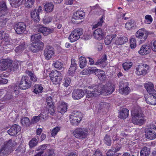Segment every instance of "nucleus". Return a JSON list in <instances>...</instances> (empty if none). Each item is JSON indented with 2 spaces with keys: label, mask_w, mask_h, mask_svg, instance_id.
Returning a JSON list of instances; mask_svg holds the SVG:
<instances>
[{
  "label": "nucleus",
  "mask_w": 156,
  "mask_h": 156,
  "mask_svg": "<svg viewBox=\"0 0 156 156\" xmlns=\"http://www.w3.org/2000/svg\"><path fill=\"white\" fill-rule=\"evenodd\" d=\"M13 142L11 139L4 143V145L0 150V156H5L11 152L14 145Z\"/></svg>",
  "instance_id": "3"
},
{
  "label": "nucleus",
  "mask_w": 156,
  "mask_h": 156,
  "mask_svg": "<svg viewBox=\"0 0 156 156\" xmlns=\"http://www.w3.org/2000/svg\"><path fill=\"white\" fill-rule=\"evenodd\" d=\"M26 73L29 76L30 80L33 82H35L37 81V77L33 73L29 71H27L26 72Z\"/></svg>",
  "instance_id": "45"
},
{
  "label": "nucleus",
  "mask_w": 156,
  "mask_h": 156,
  "mask_svg": "<svg viewBox=\"0 0 156 156\" xmlns=\"http://www.w3.org/2000/svg\"><path fill=\"white\" fill-rule=\"evenodd\" d=\"M107 87L106 88L107 94H112L115 90L114 85L112 83L108 84Z\"/></svg>",
  "instance_id": "42"
},
{
  "label": "nucleus",
  "mask_w": 156,
  "mask_h": 156,
  "mask_svg": "<svg viewBox=\"0 0 156 156\" xmlns=\"http://www.w3.org/2000/svg\"><path fill=\"white\" fill-rule=\"evenodd\" d=\"M80 66L81 68H84L86 65L87 61L86 58L83 57H81L79 59Z\"/></svg>",
  "instance_id": "40"
},
{
  "label": "nucleus",
  "mask_w": 156,
  "mask_h": 156,
  "mask_svg": "<svg viewBox=\"0 0 156 156\" xmlns=\"http://www.w3.org/2000/svg\"><path fill=\"white\" fill-rule=\"evenodd\" d=\"M85 93L83 90L81 89H76L73 90L72 93V97L74 100L80 99L84 95Z\"/></svg>",
  "instance_id": "13"
},
{
  "label": "nucleus",
  "mask_w": 156,
  "mask_h": 156,
  "mask_svg": "<svg viewBox=\"0 0 156 156\" xmlns=\"http://www.w3.org/2000/svg\"><path fill=\"white\" fill-rule=\"evenodd\" d=\"M114 150V149L109 150L107 153V156H113L116 153Z\"/></svg>",
  "instance_id": "63"
},
{
  "label": "nucleus",
  "mask_w": 156,
  "mask_h": 156,
  "mask_svg": "<svg viewBox=\"0 0 156 156\" xmlns=\"http://www.w3.org/2000/svg\"><path fill=\"white\" fill-rule=\"evenodd\" d=\"M127 41L128 39L126 37H119L116 40L115 43L117 45H122L124 44Z\"/></svg>",
  "instance_id": "35"
},
{
  "label": "nucleus",
  "mask_w": 156,
  "mask_h": 156,
  "mask_svg": "<svg viewBox=\"0 0 156 156\" xmlns=\"http://www.w3.org/2000/svg\"><path fill=\"white\" fill-rule=\"evenodd\" d=\"M135 24L134 20H131L126 23L125 27L127 30H130L134 27Z\"/></svg>",
  "instance_id": "37"
},
{
  "label": "nucleus",
  "mask_w": 156,
  "mask_h": 156,
  "mask_svg": "<svg viewBox=\"0 0 156 156\" xmlns=\"http://www.w3.org/2000/svg\"><path fill=\"white\" fill-rule=\"evenodd\" d=\"M93 36L97 40L102 39L104 37V34L101 28H98L95 30L93 32Z\"/></svg>",
  "instance_id": "23"
},
{
  "label": "nucleus",
  "mask_w": 156,
  "mask_h": 156,
  "mask_svg": "<svg viewBox=\"0 0 156 156\" xmlns=\"http://www.w3.org/2000/svg\"><path fill=\"white\" fill-rule=\"evenodd\" d=\"M13 97L12 93L11 92H8L4 96L3 99L5 101L11 100Z\"/></svg>",
  "instance_id": "55"
},
{
  "label": "nucleus",
  "mask_w": 156,
  "mask_h": 156,
  "mask_svg": "<svg viewBox=\"0 0 156 156\" xmlns=\"http://www.w3.org/2000/svg\"><path fill=\"white\" fill-rule=\"evenodd\" d=\"M21 130L20 126L17 124L13 125L8 131V133L11 136H15Z\"/></svg>",
  "instance_id": "17"
},
{
  "label": "nucleus",
  "mask_w": 156,
  "mask_h": 156,
  "mask_svg": "<svg viewBox=\"0 0 156 156\" xmlns=\"http://www.w3.org/2000/svg\"><path fill=\"white\" fill-rule=\"evenodd\" d=\"M41 116L40 115L33 117L31 120V124H35L38 122L41 119Z\"/></svg>",
  "instance_id": "52"
},
{
  "label": "nucleus",
  "mask_w": 156,
  "mask_h": 156,
  "mask_svg": "<svg viewBox=\"0 0 156 156\" xmlns=\"http://www.w3.org/2000/svg\"><path fill=\"white\" fill-rule=\"evenodd\" d=\"M82 114L79 111H75L72 112L69 116L70 121L74 126H77L82 120Z\"/></svg>",
  "instance_id": "2"
},
{
  "label": "nucleus",
  "mask_w": 156,
  "mask_h": 156,
  "mask_svg": "<svg viewBox=\"0 0 156 156\" xmlns=\"http://www.w3.org/2000/svg\"><path fill=\"white\" fill-rule=\"evenodd\" d=\"M128 115L129 110L126 108H123L119 111L118 117L121 119H125Z\"/></svg>",
  "instance_id": "25"
},
{
  "label": "nucleus",
  "mask_w": 156,
  "mask_h": 156,
  "mask_svg": "<svg viewBox=\"0 0 156 156\" xmlns=\"http://www.w3.org/2000/svg\"><path fill=\"white\" fill-rule=\"evenodd\" d=\"M67 107V106L66 104L64 102H62L61 104L58 107V112L62 114H63L66 111Z\"/></svg>",
  "instance_id": "27"
},
{
  "label": "nucleus",
  "mask_w": 156,
  "mask_h": 156,
  "mask_svg": "<svg viewBox=\"0 0 156 156\" xmlns=\"http://www.w3.org/2000/svg\"><path fill=\"white\" fill-rule=\"evenodd\" d=\"M100 72H103V71L99 69L95 68L94 67H90L88 69H84L81 72L83 75L87 74L89 73H94L96 76L99 75Z\"/></svg>",
  "instance_id": "14"
},
{
  "label": "nucleus",
  "mask_w": 156,
  "mask_h": 156,
  "mask_svg": "<svg viewBox=\"0 0 156 156\" xmlns=\"http://www.w3.org/2000/svg\"><path fill=\"white\" fill-rule=\"evenodd\" d=\"M52 19L51 17H45L43 19V23L44 24H48L51 21Z\"/></svg>",
  "instance_id": "60"
},
{
  "label": "nucleus",
  "mask_w": 156,
  "mask_h": 156,
  "mask_svg": "<svg viewBox=\"0 0 156 156\" xmlns=\"http://www.w3.org/2000/svg\"><path fill=\"white\" fill-rule=\"evenodd\" d=\"M151 49L149 45L144 44L142 46L138 52L142 55H145L149 53Z\"/></svg>",
  "instance_id": "24"
},
{
  "label": "nucleus",
  "mask_w": 156,
  "mask_h": 156,
  "mask_svg": "<svg viewBox=\"0 0 156 156\" xmlns=\"http://www.w3.org/2000/svg\"><path fill=\"white\" fill-rule=\"evenodd\" d=\"M144 87L149 94H154L156 95V90L154 88V85L151 82L147 83L144 84Z\"/></svg>",
  "instance_id": "22"
},
{
  "label": "nucleus",
  "mask_w": 156,
  "mask_h": 156,
  "mask_svg": "<svg viewBox=\"0 0 156 156\" xmlns=\"http://www.w3.org/2000/svg\"><path fill=\"white\" fill-rule=\"evenodd\" d=\"M48 146L47 144H44L39 147L36 149L37 151H44V150L47 148V147Z\"/></svg>",
  "instance_id": "58"
},
{
  "label": "nucleus",
  "mask_w": 156,
  "mask_h": 156,
  "mask_svg": "<svg viewBox=\"0 0 156 156\" xmlns=\"http://www.w3.org/2000/svg\"><path fill=\"white\" fill-rule=\"evenodd\" d=\"M150 153V149L146 147H142L140 151V156H148Z\"/></svg>",
  "instance_id": "28"
},
{
  "label": "nucleus",
  "mask_w": 156,
  "mask_h": 156,
  "mask_svg": "<svg viewBox=\"0 0 156 156\" xmlns=\"http://www.w3.org/2000/svg\"><path fill=\"white\" fill-rule=\"evenodd\" d=\"M151 47L153 51L156 52V41H155L151 44Z\"/></svg>",
  "instance_id": "64"
},
{
  "label": "nucleus",
  "mask_w": 156,
  "mask_h": 156,
  "mask_svg": "<svg viewBox=\"0 0 156 156\" xmlns=\"http://www.w3.org/2000/svg\"><path fill=\"white\" fill-rule=\"evenodd\" d=\"M88 88L90 89V90H87L86 93L87 94V97L88 98H92L96 97L98 95V94L96 92V88H97L96 86L92 85L88 87Z\"/></svg>",
  "instance_id": "16"
},
{
  "label": "nucleus",
  "mask_w": 156,
  "mask_h": 156,
  "mask_svg": "<svg viewBox=\"0 0 156 156\" xmlns=\"http://www.w3.org/2000/svg\"><path fill=\"white\" fill-rule=\"evenodd\" d=\"M104 142L107 145L110 146L111 144V140L109 136L106 134L105 137Z\"/></svg>",
  "instance_id": "50"
},
{
  "label": "nucleus",
  "mask_w": 156,
  "mask_h": 156,
  "mask_svg": "<svg viewBox=\"0 0 156 156\" xmlns=\"http://www.w3.org/2000/svg\"><path fill=\"white\" fill-rule=\"evenodd\" d=\"M43 89V87L41 84L36 85H35L33 92L37 94L42 92Z\"/></svg>",
  "instance_id": "38"
},
{
  "label": "nucleus",
  "mask_w": 156,
  "mask_h": 156,
  "mask_svg": "<svg viewBox=\"0 0 156 156\" xmlns=\"http://www.w3.org/2000/svg\"><path fill=\"white\" fill-rule=\"evenodd\" d=\"M37 139H38V136H36L35 138H33L29 143V145L30 147L35 146L37 144L38 141Z\"/></svg>",
  "instance_id": "44"
},
{
  "label": "nucleus",
  "mask_w": 156,
  "mask_h": 156,
  "mask_svg": "<svg viewBox=\"0 0 156 156\" xmlns=\"http://www.w3.org/2000/svg\"><path fill=\"white\" fill-rule=\"evenodd\" d=\"M21 123L23 126H29L31 124V121L27 117H23L21 119Z\"/></svg>",
  "instance_id": "36"
},
{
  "label": "nucleus",
  "mask_w": 156,
  "mask_h": 156,
  "mask_svg": "<svg viewBox=\"0 0 156 156\" xmlns=\"http://www.w3.org/2000/svg\"><path fill=\"white\" fill-rule=\"evenodd\" d=\"M120 88L119 91L124 94H128L130 92V89L128 86H123L122 88Z\"/></svg>",
  "instance_id": "41"
},
{
  "label": "nucleus",
  "mask_w": 156,
  "mask_h": 156,
  "mask_svg": "<svg viewBox=\"0 0 156 156\" xmlns=\"http://www.w3.org/2000/svg\"><path fill=\"white\" fill-rule=\"evenodd\" d=\"M76 69V66H70L68 71L69 74L70 76L73 75L75 74Z\"/></svg>",
  "instance_id": "54"
},
{
  "label": "nucleus",
  "mask_w": 156,
  "mask_h": 156,
  "mask_svg": "<svg viewBox=\"0 0 156 156\" xmlns=\"http://www.w3.org/2000/svg\"><path fill=\"white\" fill-rule=\"evenodd\" d=\"M52 65L55 68L59 70L63 68V63L61 60H58L54 61Z\"/></svg>",
  "instance_id": "32"
},
{
  "label": "nucleus",
  "mask_w": 156,
  "mask_h": 156,
  "mask_svg": "<svg viewBox=\"0 0 156 156\" xmlns=\"http://www.w3.org/2000/svg\"><path fill=\"white\" fill-rule=\"evenodd\" d=\"M88 129L85 128L79 127L74 131V135L77 138H85L88 133Z\"/></svg>",
  "instance_id": "4"
},
{
  "label": "nucleus",
  "mask_w": 156,
  "mask_h": 156,
  "mask_svg": "<svg viewBox=\"0 0 156 156\" xmlns=\"http://www.w3.org/2000/svg\"><path fill=\"white\" fill-rule=\"evenodd\" d=\"M9 2L11 6L15 8H17L22 4L21 0H10Z\"/></svg>",
  "instance_id": "29"
},
{
  "label": "nucleus",
  "mask_w": 156,
  "mask_h": 156,
  "mask_svg": "<svg viewBox=\"0 0 156 156\" xmlns=\"http://www.w3.org/2000/svg\"><path fill=\"white\" fill-rule=\"evenodd\" d=\"M41 38L40 34H37L32 35L31 37V40L32 41L34 42L39 41Z\"/></svg>",
  "instance_id": "46"
},
{
  "label": "nucleus",
  "mask_w": 156,
  "mask_h": 156,
  "mask_svg": "<svg viewBox=\"0 0 156 156\" xmlns=\"http://www.w3.org/2000/svg\"><path fill=\"white\" fill-rule=\"evenodd\" d=\"M97 76L100 80H103L105 79V76L104 72H100V73H99V75L98 76Z\"/></svg>",
  "instance_id": "62"
},
{
  "label": "nucleus",
  "mask_w": 156,
  "mask_h": 156,
  "mask_svg": "<svg viewBox=\"0 0 156 156\" xmlns=\"http://www.w3.org/2000/svg\"><path fill=\"white\" fill-rule=\"evenodd\" d=\"M55 54L54 48L50 46H46L44 50V55L45 58L48 60L52 58Z\"/></svg>",
  "instance_id": "10"
},
{
  "label": "nucleus",
  "mask_w": 156,
  "mask_h": 156,
  "mask_svg": "<svg viewBox=\"0 0 156 156\" xmlns=\"http://www.w3.org/2000/svg\"><path fill=\"white\" fill-rule=\"evenodd\" d=\"M21 42H22V44L19 45L17 47H16L15 51L16 53H20L22 52L26 48L25 46V43L24 42V41L22 40Z\"/></svg>",
  "instance_id": "34"
},
{
  "label": "nucleus",
  "mask_w": 156,
  "mask_h": 156,
  "mask_svg": "<svg viewBox=\"0 0 156 156\" xmlns=\"http://www.w3.org/2000/svg\"><path fill=\"white\" fill-rule=\"evenodd\" d=\"M97 86V88L95 90L97 93L98 94V95L105 92L107 93L106 89L104 85L102 84H99L98 86Z\"/></svg>",
  "instance_id": "26"
},
{
  "label": "nucleus",
  "mask_w": 156,
  "mask_h": 156,
  "mask_svg": "<svg viewBox=\"0 0 156 156\" xmlns=\"http://www.w3.org/2000/svg\"><path fill=\"white\" fill-rule=\"evenodd\" d=\"M72 32L75 34L79 35V37H80V36L83 34V30L81 28H78L75 29Z\"/></svg>",
  "instance_id": "51"
},
{
  "label": "nucleus",
  "mask_w": 156,
  "mask_h": 156,
  "mask_svg": "<svg viewBox=\"0 0 156 156\" xmlns=\"http://www.w3.org/2000/svg\"><path fill=\"white\" fill-rule=\"evenodd\" d=\"M10 16H8L7 17H4L2 18L0 20V26L3 27L4 26L7 22V21L10 19Z\"/></svg>",
  "instance_id": "47"
},
{
  "label": "nucleus",
  "mask_w": 156,
  "mask_h": 156,
  "mask_svg": "<svg viewBox=\"0 0 156 156\" xmlns=\"http://www.w3.org/2000/svg\"><path fill=\"white\" fill-rule=\"evenodd\" d=\"M149 66L145 64H141L139 65L136 69V73L138 75H145L147 73L149 69Z\"/></svg>",
  "instance_id": "7"
},
{
  "label": "nucleus",
  "mask_w": 156,
  "mask_h": 156,
  "mask_svg": "<svg viewBox=\"0 0 156 156\" xmlns=\"http://www.w3.org/2000/svg\"><path fill=\"white\" fill-rule=\"evenodd\" d=\"M8 12L6 2L4 1L0 2V17L7 15Z\"/></svg>",
  "instance_id": "18"
},
{
  "label": "nucleus",
  "mask_w": 156,
  "mask_h": 156,
  "mask_svg": "<svg viewBox=\"0 0 156 156\" xmlns=\"http://www.w3.org/2000/svg\"><path fill=\"white\" fill-rule=\"evenodd\" d=\"M41 11V9H35L31 12V17L34 22L37 23L40 21L39 13Z\"/></svg>",
  "instance_id": "19"
},
{
  "label": "nucleus",
  "mask_w": 156,
  "mask_h": 156,
  "mask_svg": "<svg viewBox=\"0 0 156 156\" xmlns=\"http://www.w3.org/2000/svg\"><path fill=\"white\" fill-rule=\"evenodd\" d=\"M156 132V127L153 124H150L148 125L145 129V133Z\"/></svg>",
  "instance_id": "33"
},
{
  "label": "nucleus",
  "mask_w": 156,
  "mask_h": 156,
  "mask_svg": "<svg viewBox=\"0 0 156 156\" xmlns=\"http://www.w3.org/2000/svg\"><path fill=\"white\" fill-rule=\"evenodd\" d=\"M3 76H0V84H4L7 83L8 80L3 78Z\"/></svg>",
  "instance_id": "61"
},
{
  "label": "nucleus",
  "mask_w": 156,
  "mask_h": 156,
  "mask_svg": "<svg viewBox=\"0 0 156 156\" xmlns=\"http://www.w3.org/2000/svg\"><path fill=\"white\" fill-rule=\"evenodd\" d=\"M116 34L107 35L105 38L104 42L105 44L108 45L111 44L112 41L116 37Z\"/></svg>",
  "instance_id": "30"
},
{
  "label": "nucleus",
  "mask_w": 156,
  "mask_h": 156,
  "mask_svg": "<svg viewBox=\"0 0 156 156\" xmlns=\"http://www.w3.org/2000/svg\"><path fill=\"white\" fill-rule=\"evenodd\" d=\"M146 101L148 104L152 105L156 104V95L154 94H149L144 95Z\"/></svg>",
  "instance_id": "15"
},
{
  "label": "nucleus",
  "mask_w": 156,
  "mask_h": 156,
  "mask_svg": "<svg viewBox=\"0 0 156 156\" xmlns=\"http://www.w3.org/2000/svg\"><path fill=\"white\" fill-rule=\"evenodd\" d=\"M131 115L133 116L132 121L134 124L140 125L144 123V114L140 109L132 111Z\"/></svg>",
  "instance_id": "1"
},
{
  "label": "nucleus",
  "mask_w": 156,
  "mask_h": 156,
  "mask_svg": "<svg viewBox=\"0 0 156 156\" xmlns=\"http://www.w3.org/2000/svg\"><path fill=\"white\" fill-rule=\"evenodd\" d=\"M133 65L131 62H125L123 63L122 67L125 70H127L131 68Z\"/></svg>",
  "instance_id": "49"
},
{
  "label": "nucleus",
  "mask_w": 156,
  "mask_h": 156,
  "mask_svg": "<svg viewBox=\"0 0 156 156\" xmlns=\"http://www.w3.org/2000/svg\"><path fill=\"white\" fill-rule=\"evenodd\" d=\"M18 67V66L17 64L16 63H13L12 64V65L9 66V68L11 71H14L16 70L17 69Z\"/></svg>",
  "instance_id": "59"
},
{
  "label": "nucleus",
  "mask_w": 156,
  "mask_h": 156,
  "mask_svg": "<svg viewBox=\"0 0 156 156\" xmlns=\"http://www.w3.org/2000/svg\"><path fill=\"white\" fill-rule=\"evenodd\" d=\"M31 81L27 76H23L19 85V88L21 89L26 90L31 87Z\"/></svg>",
  "instance_id": "5"
},
{
  "label": "nucleus",
  "mask_w": 156,
  "mask_h": 156,
  "mask_svg": "<svg viewBox=\"0 0 156 156\" xmlns=\"http://www.w3.org/2000/svg\"><path fill=\"white\" fill-rule=\"evenodd\" d=\"M53 31L54 29L53 28L50 29L42 25H39L38 26V31L42 33L45 36L53 32Z\"/></svg>",
  "instance_id": "20"
},
{
  "label": "nucleus",
  "mask_w": 156,
  "mask_h": 156,
  "mask_svg": "<svg viewBox=\"0 0 156 156\" xmlns=\"http://www.w3.org/2000/svg\"><path fill=\"white\" fill-rule=\"evenodd\" d=\"M52 98L51 96H49L47 98V104L49 107L48 111L51 115H53L55 112L54 106L52 102Z\"/></svg>",
  "instance_id": "21"
},
{
  "label": "nucleus",
  "mask_w": 156,
  "mask_h": 156,
  "mask_svg": "<svg viewBox=\"0 0 156 156\" xmlns=\"http://www.w3.org/2000/svg\"><path fill=\"white\" fill-rule=\"evenodd\" d=\"M148 35V33L144 28L139 30L136 33L135 36L136 37L140 39V41L143 42L146 40Z\"/></svg>",
  "instance_id": "9"
},
{
  "label": "nucleus",
  "mask_w": 156,
  "mask_h": 156,
  "mask_svg": "<svg viewBox=\"0 0 156 156\" xmlns=\"http://www.w3.org/2000/svg\"><path fill=\"white\" fill-rule=\"evenodd\" d=\"M85 15L84 12L82 11H78L73 15L72 21L74 24H78L80 23V20L83 19Z\"/></svg>",
  "instance_id": "8"
},
{
  "label": "nucleus",
  "mask_w": 156,
  "mask_h": 156,
  "mask_svg": "<svg viewBox=\"0 0 156 156\" xmlns=\"http://www.w3.org/2000/svg\"><path fill=\"white\" fill-rule=\"evenodd\" d=\"M99 109L101 110L103 108L108 109L110 106V104L109 103H106L104 102H101L99 104Z\"/></svg>",
  "instance_id": "48"
},
{
  "label": "nucleus",
  "mask_w": 156,
  "mask_h": 156,
  "mask_svg": "<svg viewBox=\"0 0 156 156\" xmlns=\"http://www.w3.org/2000/svg\"><path fill=\"white\" fill-rule=\"evenodd\" d=\"M18 114H16L14 112L10 113L9 114L10 118L13 121H16L18 118Z\"/></svg>",
  "instance_id": "53"
},
{
  "label": "nucleus",
  "mask_w": 156,
  "mask_h": 156,
  "mask_svg": "<svg viewBox=\"0 0 156 156\" xmlns=\"http://www.w3.org/2000/svg\"><path fill=\"white\" fill-rule=\"evenodd\" d=\"M50 77L54 83L57 84H59L62 80V75L59 72L55 70L50 73Z\"/></svg>",
  "instance_id": "6"
},
{
  "label": "nucleus",
  "mask_w": 156,
  "mask_h": 156,
  "mask_svg": "<svg viewBox=\"0 0 156 156\" xmlns=\"http://www.w3.org/2000/svg\"><path fill=\"white\" fill-rule=\"evenodd\" d=\"M54 7L52 3H47L44 5L45 10L47 12H51L53 10Z\"/></svg>",
  "instance_id": "31"
},
{
  "label": "nucleus",
  "mask_w": 156,
  "mask_h": 156,
  "mask_svg": "<svg viewBox=\"0 0 156 156\" xmlns=\"http://www.w3.org/2000/svg\"><path fill=\"white\" fill-rule=\"evenodd\" d=\"M80 38V37H79V35L75 34L74 33L73 34L72 32L71 33L69 37V39L72 42L76 41L79 39Z\"/></svg>",
  "instance_id": "43"
},
{
  "label": "nucleus",
  "mask_w": 156,
  "mask_h": 156,
  "mask_svg": "<svg viewBox=\"0 0 156 156\" xmlns=\"http://www.w3.org/2000/svg\"><path fill=\"white\" fill-rule=\"evenodd\" d=\"M44 45L43 42L39 41L37 43L32 44L30 47V49L33 52L35 53L39 51L42 50Z\"/></svg>",
  "instance_id": "11"
},
{
  "label": "nucleus",
  "mask_w": 156,
  "mask_h": 156,
  "mask_svg": "<svg viewBox=\"0 0 156 156\" xmlns=\"http://www.w3.org/2000/svg\"><path fill=\"white\" fill-rule=\"evenodd\" d=\"M26 25L25 23L20 22L16 23L14 29L18 34L23 33L26 30Z\"/></svg>",
  "instance_id": "12"
},
{
  "label": "nucleus",
  "mask_w": 156,
  "mask_h": 156,
  "mask_svg": "<svg viewBox=\"0 0 156 156\" xmlns=\"http://www.w3.org/2000/svg\"><path fill=\"white\" fill-rule=\"evenodd\" d=\"M145 23L147 24H150L152 22L153 19L151 16L147 15L145 16Z\"/></svg>",
  "instance_id": "56"
},
{
  "label": "nucleus",
  "mask_w": 156,
  "mask_h": 156,
  "mask_svg": "<svg viewBox=\"0 0 156 156\" xmlns=\"http://www.w3.org/2000/svg\"><path fill=\"white\" fill-rule=\"evenodd\" d=\"M145 136L147 138L152 140L156 138V132L145 133Z\"/></svg>",
  "instance_id": "39"
},
{
  "label": "nucleus",
  "mask_w": 156,
  "mask_h": 156,
  "mask_svg": "<svg viewBox=\"0 0 156 156\" xmlns=\"http://www.w3.org/2000/svg\"><path fill=\"white\" fill-rule=\"evenodd\" d=\"M60 128L58 127H56L54 128L51 131V134L53 136H54L59 131Z\"/></svg>",
  "instance_id": "57"
}]
</instances>
